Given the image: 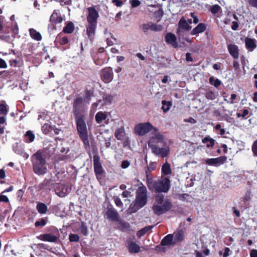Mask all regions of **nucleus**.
<instances>
[{"instance_id":"c85d7f7f","label":"nucleus","mask_w":257,"mask_h":257,"mask_svg":"<svg viewBox=\"0 0 257 257\" xmlns=\"http://www.w3.org/2000/svg\"><path fill=\"white\" fill-rule=\"evenodd\" d=\"M53 165H54V169L55 170V172L56 173L55 174L56 177H57L58 180L62 181L64 177L66 176L64 170L63 169L58 170V166H57L56 163H54Z\"/></svg>"},{"instance_id":"a878e982","label":"nucleus","mask_w":257,"mask_h":257,"mask_svg":"<svg viewBox=\"0 0 257 257\" xmlns=\"http://www.w3.org/2000/svg\"><path fill=\"white\" fill-rule=\"evenodd\" d=\"M5 75L4 76L6 77H9V78H10V77H12L13 79H18L20 76H21V74L20 73H19L18 71L15 70H13V69H10V70H5Z\"/></svg>"},{"instance_id":"f03ea898","label":"nucleus","mask_w":257,"mask_h":257,"mask_svg":"<svg viewBox=\"0 0 257 257\" xmlns=\"http://www.w3.org/2000/svg\"><path fill=\"white\" fill-rule=\"evenodd\" d=\"M146 182L150 190L157 193H167L171 187V181L168 177H161L160 180L154 181L153 178L146 179Z\"/></svg>"},{"instance_id":"603ef678","label":"nucleus","mask_w":257,"mask_h":257,"mask_svg":"<svg viewBox=\"0 0 257 257\" xmlns=\"http://www.w3.org/2000/svg\"><path fill=\"white\" fill-rule=\"evenodd\" d=\"M221 10V7L218 5L217 4L212 6L210 9V11L213 15L217 14Z\"/></svg>"},{"instance_id":"58836bf2","label":"nucleus","mask_w":257,"mask_h":257,"mask_svg":"<svg viewBox=\"0 0 257 257\" xmlns=\"http://www.w3.org/2000/svg\"><path fill=\"white\" fill-rule=\"evenodd\" d=\"M7 125L6 118L4 116H0V134L3 135L5 133L6 126Z\"/></svg>"},{"instance_id":"0eeeda50","label":"nucleus","mask_w":257,"mask_h":257,"mask_svg":"<svg viewBox=\"0 0 257 257\" xmlns=\"http://www.w3.org/2000/svg\"><path fill=\"white\" fill-rule=\"evenodd\" d=\"M52 166V165L47 162H34L33 165L34 172L38 175L46 174Z\"/></svg>"},{"instance_id":"f257e3e1","label":"nucleus","mask_w":257,"mask_h":257,"mask_svg":"<svg viewBox=\"0 0 257 257\" xmlns=\"http://www.w3.org/2000/svg\"><path fill=\"white\" fill-rule=\"evenodd\" d=\"M85 100L81 96H77L72 103V113L74 116L76 129L85 149L90 151L88 131L85 122V113L87 106Z\"/></svg>"},{"instance_id":"a18cd8bd","label":"nucleus","mask_w":257,"mask_h":257,"mask_svg":"<svg viewBox=\"0 0 257 257\" xmlns=\"http://www.w3.org/2000/svg\"><path fill=\"white\" fill-rule=\"evenodd\" d=\"M9 111L8 105L5 103L0 104V115L5 116L7 115Z\"/></svg>"},{"instance_id":"e2e57ef3","label":"nucleus","mask_w":257,"mask_h":257,"mask_svg":"<svg viewBox=\"0 0 257 257\" xmlns=\"http://www.w3.org/2000/svg\"><path fill=\"white\" fill-rule=\"evenodd\" d=\"M141 28L144 32H147L149 30H150V23L143 24L142 25Z\"/></svg>"},{"instance_id":"4d7b16f0","label":"nucleus","mask_w":257,"mask_h":257,"mask_svg":"<svg viewBox=\"0 0 257 257\" xmlns=\"http://www.w3.org/2000/svg\"><path fill=\"white\" fill-rule=\"evenodd\" d=\"M215 130H219V132L218 133V134H219L220 135H223L225 134V131L224 128H221V125L220 123H217L215 126Z\"/></svg>"},{"instance_id":"1a4fd4ad","label":"nucleus","mask_w":257,"mask_h":257,"mask_svg":"<svg viewBox=\"0 0 257 257\" xmlns=\"http://www.w3.org/2000/svg\"><path fill=\"white\" fill-rule=\"evenodd\" d=\"M96 6L88 7L87 8L88 15L86 17L88 23L97 24L99 18V13L96 9Z\"/></svg>"},{"instance_id":"393cba45","label":"nucleus","mask_w":257,"mask_h":257,"mask_svg":"<svg viewBox=\"0 0 257 257\" xmlns=\"http://www.w3.org/2000/svg\"><path fill=\"white\" fill-rule=\"evenodd\" d=\"M206 29V25L204 23H199L195 28L191 31V35H195L205 31Z\"/></svg>"},{"instance_id":"dca6fc26","label":"nucleus","mask_w":257,"mask_h":257,"mask_svg":"<svg viewBox=\"0 0 257 257\" xmlns=\"http://www.w3.org/2000/svg\"><path fill=\"white\" fill-rule=\"evenodd\" d=\"M55 184L51 179H45L40 185L39 188L40 190L50 191L54 188Z\"/></svg>"},{"instance_id":"5701e85b","label":"nucleus","mask_w":257,"mask_h":257,"mask_svg":"<svg viewBox=\"0 0 257 257\" xmlns=\"http://www.w3.org/2000/svg\"><path fill=\"white\" fill-rule=\"evenodd\" d=\"M228 51L230 55L235 59H237L239 56V50L237 45L229 44L227 46Z\"/></svg>"},{"instance_id":"ddd939ff","label":"nucleus","mask_w":257,"mask_h":257,"mask_svg":"<svg viewBox=\"0 0 257 257\" xmlns=\"http://www.w3.org/2000/svg\"><path fill=\"white\" fill-rule=\"evenodd\" d=\"M105 215L109 221L112 222H117L120 219L118 213L112 207L107 208L105 212Z\"/></svg>"},{"instance_id":"a211bd4d","label":"nucleus","mask_w":257,"mask_h":257,"mask_svg":"<svg viewBox=\"0 0 257 257\" xmlns=\"http://www.w3.org/2000/svg\"><path fill=\"white\" fill-rule=\"evenodd\" d=\"M173 234L175 244L180 243L184 240L185 231L183 229H177Z\"/></svg>"},{"instance_id":"2eb2a0df","label":"nucleus","mask_w":257,"mask_h":257,"mask_svg":"<svg viewBox=\"0 0 257 257\" xmlns=\"http://www.w3.org/2000/svg\"><path fill=\"white\" fill-rule=\"evenodd\" d=\"M96 27L97 24L92 23H88V25L86 27L87 37L91 42H93L94 39Z\"/></svg>"},{"instance_id":"473e14b6","label":"nucleus","mask_w":257,"mask_h":257,"mask_svg":"<svg viewBox=\"0 0 257 257\" xmlns=\"http://www.w3.org/2000/svg\"><path fill=\"white\" fill-rule=\"evenodd\" d=\"M107 117L104 112L98 111L95 116V119L97 123H101L102 121L105 120Z\"/></svg>"},{"instance_id":"9b49d317","label":"nucleus","mask_w":257,"mask_h":257,"mask_svg":"<svg viewBox=\"0 0 257 257\" xmlns=\"http://www.w3.org/2000/svg\"><path fill=\"white\" fill-rule=\"evenodd\" d=\"M49 157V151L46 148L39 149L31 156L32 161H46Z\"/></svg>"},{"instance_id":"2f4dec72","label":"nucleus","mask_w":257,"mask_h":257,"mask_svg":"<svg viewBox=\"0 0 257 257\" xmlns=\"http://www.w3.org/2000/svg\"><path fill=\"white\" fill-rule=\"evenodd\" d=\"M162 174L165 176H167L172 174V170L171 168V165L168 163H165L163 165L161 169Z\"/></svg>"},{"instance_id":"864d4df0","label":"nucleus","mask_w":257,"mask_h":257,"mask_svg":"<svg viewBox=\"0 0 257 257\" xmlns=\"http://www.w3.org/2000/svg\"><path fill=\"white\" fill-rule=\"evenodd\" d=\"M102 98L106 103H110L113 99V96L111 94H104Z\"/></svg>"},{"instance_id":"6e6552de","label":"nucleus","mask_w":257,"mask_h":257,"mask_svg":"<svg viewBox=\"0 0 257 257\" xmlns=\"http://www.w3.org/2000/svg\"><path fill=\"white\" fill-rule=\"evenodd\" d=\"M101 79L105 83H108L113 79V72L112 68L110 67H106L100 71Z\"/></svg>"},{"instance_id":"5fc2aeb1","label":"nucleus","mask_w":257,"mask_h":257,"mask_svg":"<svg viewBox=\"0 0 257 257\" xmlns=\"http://www.w3.org/2000/svg\"><path fill=\"white\" fill-rule=\"evenodd\" d=\"M79 236L76 234L71 233L69 236V239L70 242H78Z\"/></svg>"},{"instance_id":"bb28decb","label":"nucleus","mask_w":257,"mask_h":257,"mask_svg":"<svg viewBox=\"0 0 257 257\" xmlns=\"http://www.w3.org/2000/svg\"><path fill=\"white\" fill-rule=\"evenodd\" d=\"M204 90V94L207 99L212 100L216 98L217 95L213 91L211 88H206Z\"/></svg>"},{"instance_id":"cd10ccee","label":"nucleus","mask_w":257,"mask_h":257,"mask_svg":"<svg viewBox=\"0 0 257 257\" xmlns=\"http://www.w3.org/2000/svg\"><path fill=\"white\" fill-rule=\"evenodd\" d=\"M202 143L206 145L207 148H212L215 145V141L209 136H207L202 140Z\"/></svg>"},{"instance_id":"69168bd1","label":"nucleus","mask_w":257,"mask_h":257,"mask_svg":"<svg viewBox=\"0 0 257 257\" xmlns=\"http://www.w3.org/2000/svg\"><path fill=\"white\" fill-rule=\"evenodd\" d=\"M9 64L11 67H17L19 64V61L17 59H11L9 61Z\"/></svg>"},{"instance_id":"9d476101","label":"nucleus","mask_w":257,"mask_h":257,"mask_svg":"<svg viewBox=\"0 0 257 257\" xmlns=\"http://www.w3.org/2000/svg\"><path fill=\"white\" fill-rule=\"evenodd\" d=\"M71 188L66 184H56L54 191L56 194L60 197L66 196L70 192Z\"/></svg>"},{"instance_id":"7c9ffc66","label":"nucleus","mask_w":257,"mask_h":257,"mask_svg":"<svg viewBox=\"0 0 257 257\" xmlns=\"http://www.w3.org/2000/svg\"><path fill=\"white\" fill-rule=\"evenodd\" d=\"M178 27L180 29L186 31H189L191 29V27L189 25L188 23L182 17L179 21L178 23Z\"/></svg>"},{"instance_id":"20e7f679","label":"nucleus","mask_w":257,"mask_h":257,"mask_svg":"<svg viewBox=\"0 0 257 257\" xmlns=\"http://www.w3.org/2000/svg\"><path fill=\"white\" fill-rule=\"evenodd\" d=\"M163 136L162 135L156 134L154 137L150 140L148 145L150 147L154 153L156 155L160 156L162 158L167 157L170 152V149L166 147L160 148L157 145H154L155 143L162 142L163 141Z\"/></svg>"},{"instance_id":"680f3d73","label":"nucleus","mask_w":257,"mask_h":257,"mask_svg":"<svg viewBox=\"0 0 257 257\" xmlns=\"http://www.w3.org/2000/svg\"><path fill=\"white\" fill-rule=\"evenodd\" d=\"M130 3L133 8H136L141 5V2L139 0H131Z\"/></svg>"},{"instance_id":"c03bdc74","label":"nucleus","mask_w":257,"mask_h":257,"mask_svg":"<svg viewBox=\"0 0 257 257\" xmlns=\"http://www.w3.org/2000/svg\"><path fill=\"white\" fill-rule=\"evenodd\" d=\"M141 208H142V207H140V205L137 204V203L135 201L134 202L131 204L129 207V210L131 213H135Z\"/></svg>"},{"instance_id":"49530a36","label":"nucleus","mask_w":257,"mask_h":257,"mask_svg":"<svg viewBox=\"0 0 257 257\" xmlns=\"http://www.w3.org/2000/svg\"><path fill=\"white\" fill-rule=\"evenodd\" d=\"M162 109L164 112H167L172 106L171 101H166V100H163L162 101Z\"/></svg>"},{"instance_id":"b1692460","label":"nucleus","mask_w":257,"mask_h":257,"mask_svg":"<svg viewBox=\"0 0 257 257\" xmlns=\"http://www.w3.org/2000/svg\"><path fill=\"white\" fill-rule=\"evenodd\" d=\"M63 21V18L57 12L56 10H54L52 14L51 15L50 18V21L53 24H57L61 23Z\"/></svg>"},{"instance_id":"4468645a","label":"nucleus","mask_w":257,"mask_h":257,"mask_svg":"<svg viewBox=\"0 0 257 257\" xmlns=\"http://www.w3.org/2000/svg\"><path fill=\"white\" fill-rule=\"evenodd\" d=\"M94 170L96 178L100 181L105 174V171L102 168L100 162H94Z\"/></svg>"},{"instance_id":"f704fd0d","label":"nucleus","mask_w":257,"mask_h":257,"mask_svg":"<svg viewBox=\"0 0 257 257\" xmlns=\"http://www.w3.org/2000/svg\"><path fill=\"white\" fill-rule=\"evenodd\" d=\"M125 135L124 129L123 127L117 128L114 133L115 138L118 140H122Z\"/></svg>"},{"instance_id":"6e6d98bb","label":"nucleus","mask_w":257,"mask_h":257,"mask_svg":"<svg viewBox=\"0 0 257 257\" xmlns=\"http://www.w3.org/2000/svg\"><path fill=\"white\" fill-rule=\"evenodd\" d=\"M241 111H242V113H240V112H237L236 113V116L238 118L241 117L242 118H245V116L249 113V111L247 109H244Z\"/></svg>"},{"instance_id":"e433bc0d","label":"nucleus","mask_w":257,"mask_h":257,"mask_svg":"<svg viewBox=\"0 0 257 257\" xmlns=\"http://www.w3.org/2000/svg\"><path fill=\"white\" fill-rule=\"evenodd\" d=\"M154 226L153 225L146 226L145 227L139 230L137 232V235L138 237H141L144 235L148 231L153 228Z\"/></svg>"},{"instance_id":"6ab92c4d","label":"nucleus","mask_w":257,"mask_h":257,"mask_svg":"<svg viewBox=\"0 0 257 257\" xmlns=\"http://www.w3.org/2000/svg\"><path fill=\"white\" fill-rule=\"evenodd\" d=\"M37 238L42 241L50 242H55L58 239L57 236L53 235L51 233L42 234L38 236Z\"/></svg>"},{"instance_id":"39448f33","label":"nucleus","mask_w":257,"mask_h":257,"mask_svg":"<svg viewBox=\"0 0 257 257\" xmlns=\"http://www.w3.org/2000/svg\"><path fill=\"white\" fill-rule=\"evenodd\" d=\"M152 130L157 132L158 128L154 127L149 122L140 123L137 124L134 128L135 133L140 136H144Z\"/></svg>"},{"instance_id":"7ed1b4c3","label":"nucleus","mask_w":257,"mask_h":257,"mask_svg":"<svg viewBox=\"0 0 257 257\" xmlns=\"http://www.w3.org/2000/svg\"><path fill=\"white\" fill-rule=\"evenodd\" d=\"M156 202L158 205L153 206V210L157 215H160L170 211L172 208V203L169 200L164 202V196L162 194H157L155 196Z\"/></svg>"},{"instance_id":"f3484780","label":"nucleus","mask_w":257,"mask_h":257,"mask_svg":"<svg viewBox=\"0 0 257 257\" xmlns=\"http://www.w3.org/2000/svg\"><path fill=\"white\" fill-rule=\"evenodd\" d=\"M146 165L144 167L145 171L146 173V178L147 179H149L150 178H153L151 177V172L156 169L157 167V163L156 162H150L148 164V162H146Z\"/></svg>"},{"instance_id":"13d9d810","label":"nucleus","mask_w":257,"mask_h":257,"mask_svg":"<svg viewBox=\"0 0 257 257\" xmlns=\"http://www.w3.org/2000/svg\"><path fill=\"white\" fill-rule=\"evenodd\" d=\"M251 150L254 155L257 156V140L253 142Z\"/></svg>"},{"instance_id":"79ce46f5","label":"nucleus","mask_w":257,"mask_h":257,"mask_svg":"<svg viewBox=\"0 0 257 257\" xmlns=\"http://www.w3.org/2000/svg\"><path fill=\"white\" fill-rule=\"evenodd\" d=\"M78 231L79 233L83 236H87L88 234V228L84 222H82L80 226L79 227Z\"/></svg>"},{"instance_id":"c9c22d12","label":"nucleus","mask_w":257,"mask_h":257,"mask_svg":"<svg viewBox=\"0 0 257 257\" xmlns=\"http://www.w3.org/2000/svg\"><path fill=\"white\" fill-rule=\"evenodd\" d=\"M36 209L38 212L41 214H45L48 210L47 205L42 202H38L37 203Z\"/></svg>"},{"instance_id":"aec40b11","label":"nucleus","mask_w":257,"mask_h":257,"mask_svg":"<svg viewBox=\"0 0 257 257\" xmlns=\"http://www.w3.org/2000/svg\"><path fill=\"white\" fill-rule=\"evenodd\" d=\"M174 235L173 234H169L166 235L161 241V246H169L175 245L174 240Z\"/></svg>"},{"instance_id":"de8ad7c7","label":"nucleus","mask_w":257,"mask_h":257,"mask_svg":"<svg viewBox=\"0 0 257 257\" xmlns=\"http://www.w3.org/2000/svg\"><path fill=\"white\" fill-rule=\"evenodd\" d=\"M210 83L214 85L215 87H219L221 83V82L218 79H214L213 77H211L209 79Z\"/></svg>"},{"instance_id":"412c9836","label":"nucleus","mask_w":257,"mask_h":257,"mask_svg":"<svg viewBox=\"0 0 257 257\" xmlns=\"http://www.w3.org/2000/svg\"><path fill=\"white\" fill-rule=\"evenodd\" d=\"M165 40L168 44L172 45L174 48L177 47V38L175 34L167 33L165 37Z\"/></svg>"},{"instance_id":"ea45409f","label":"nucleus","mask_w":257,"mask_h":257,"mask_svg":"<svg viewBox=\"0 0 257 257\" xmlns=\"http://www.w3.org/2000/svg\"><path fill=\"white\" fill-rule=\"evenodd\" d=\"M48 222V218L47 217H43L41 218L40 219L37 220L35 222V226L36 227H43L45 226Z\"/></svg>"},{"instance_id":"72a5a7b5","label":"nucleus","mask_w":257,"mask_h":257,"mask_svg":"<svg viewBox=\"0 0 257 257\" xmlns=\"http://www.w3.org/2000/svg\"><path fill=\"white\" fill-rule=\"evenodd\" d=\"M29 32L31 37L34 40L37 41H40L42 40V37L41 34L35 29L33 28L30 29Z\"/></svg>"},{"instance_id":"0e129e2a","label":"nucleus","mask_w":257,"mask_h":257,"mask_svg":"<svg viewBox=\"0 0 257 257\" xmlns=\"http://www.w3.org/2000/svg\"><path fill=\"white\" fill-rule=\"evenodd\" d=\"M225 162H206V163L210 166L215 167L219 166L220 164H223Z\"/></svg>"},{"instance_id":"c756f323","label":"nucleus","mask_w":257,"mask_h":257,"mask_svg":"<svg viewBox=\"0 0 257 257\" xmlns=\"http://www.w3.org/2000/svg\"><path fill=\"white\" fill-rule=\"evenodd\" d=\"M35 138V136L32 131H28L24 136V141L27 143L33 142Z\"/></svg>"},{"instance_id":"423d86ee","label":"nucleus","mask_w":257,"mask_h":257,"mask_svg":"<svg viewBox=\"0 0 257 257\" xmlns=\"http://www.w3.org/2000/svg\"><path fill=\"white\" fill-rule=\"evenodd\" d=\"M135 202L139 204L140 207H144L147 202V190L145 186H142L138 188L136 193Z\"/></svg>"},{"instance_id":"338daca9","label":"nucleus","mask_w":257,"mask_h":257,"mask_svg":"<svg viewBox=\"0 0 257 257\" xmlns=\"http://www.w3.org/2000/svg\"><path fill=\"white\" fill-rule=\"evenodd\" d=\"M114 201L115 205L117 206L122 207L123 206V203L119 197H115L114 199Z\"/></svg>"},{"instance_id":"052dcab7","label":"nucleus","mask_w":257,"mask_h":257,"mask_svg":"<svg viewBox=\"0 0 257 257\" xmlns=\"http://www.w3.org/2000/svg\"><path fill=\"white\" fill-rule=\"evenodd\" d=\"M251 191L247 190L244 197H243V200L244 201H248L250 200Z\"/></svg>"},{"instance_id":"3c124183","label":"nucleus","mask_w":257,"mask_h":257,"mask_svg":"<svg viewBox=\"0 0 257 257\" xmlns=\"http://www.w3.org/2000/svg\"><path fill=\"white\" fill-rule=\"evenodd\" d=\"M117 222H118L120 225V227L119 228L121 230L128 228L130 227L129 223L125 221H122L120 218Z\"/></svg>"},{"instance_id":"8fccbe9b","label":"nucleus","mask_w":257,"mask_h":257,"mask_svg":"<svg viewBox=\"0 0 257 257\" xmlns=\"http://www.w3.org/2000/svg\"><path fill=\"white\" fill-rule=\"evenodd\" d=\"M52 129V126L48 123H45L42 126V131L45 134H48Z\"/></svg>"},{"instance_id":"37998d69","label":"nucleus","mask_w":257,"mask_h":257,"mask_svg":"<svg viewBox=\"0 0 257 257\" xmlns=\"http://www.w3.org/2000/svg\"><path fill=\"white\" fill-rule=\"evenodd\" d=\"M56 39L61 45H66L69 42L68 37L67 36L62 37L61 34L58 35Z\"/></svg>"},{"instance_id":"f8f14e48","label":"nucleus","mask_w":257,"mask_h":257,"mask_svg":"<svg viewBox=\"0 0 257 257\" xmlns=\"http://www.w3.org/2000/svg\"><path fill=\"white\" fill-rule=\"evenodd\" d=\"M135 239V236H133L127 238L125 241L126 246L128 248L130 253H136L140 251V246L133 240Z\"/></svg>"},{"instance_id":"4be33fe9","label":"nucleus","mask_w":257,"mask_h":257,"mask_svg":"<svg viewBox=\"0 0 257 257\" xmlns=\"http://www.w3.org/2000/svg\"><path fill=\"white\" fill-rule=\"evenodd\" d=\"M245 48L249 51H252L256 47L255 40L254 39L246 37L244 40Z\"/></svg>"},{"instance_id":"4c0bfd02","label":"nucleus","mask_w":257,"mask_h":257,"mask_svg":"<svg viewBox=\"0 0 257 257\" xmlns=\"http://www.w3.org/2000/svg\"><path fill=\"white\" fill-rule=\"evenodd\" d=\"M74 30V26L72 22H69L63 29V32L65 34H71Z\"/></svg>"},{"instance_id":"774afa93","label":"nucleus","mask_w":257,"mask_h":257,"mask_svg":"<svg viewBox=\"0 0 257 257\" xmlns=\"http://www.w3.org/2000/svg\"><path fill=\"white\" fill-rule=\"evenodd\" d=\"M247 1L250 6L257 8V0H247Z\"/></svg>"},{"instance_id":"09e8293b","label":"nucleus","mask_w":257,"mask_h":257,"mask_svg":"<svg viewBox=\"0 0 257 257\" xmlns=\"http://www.w3.org/2000/svg\"><path fill=\"white\" fill-rule=\"evenodd\" d=\"M150 30L152 31H160L163 29L162 25L152 23H150Z\"/></svg>"},{"instance_id":"a19ab883","label":"nucleus","mask_w":257,"mask_h":257,"mask_svg":"<svg viewBox=\"0 0 257 257\" xmlns=\"http://www.w3.org/2000/svg\"><path fill=\"white\" fill-rule=\"evenodd\" d=\"M93 95V91L86 89L84 91V98L85 101L87 102L88 104L89 103V101L91 99L92 96Z\"/></svg>"},{"instance_id":"bf43d9fd","label":"nucleus","mask_w":257,"mask_h":257,"mask_svg":"<svg viewBox=\"0 0 257 257\" xmlns=\"http://www.w3.org/2000/svg\"><path fill=\"white\" fill-rule=\"evenodd\" d=\"M58 2L62 6L64 5L70 6L72 4V0H59Z\"/></svg>"}]
</instances>
